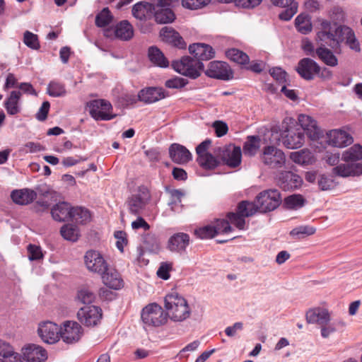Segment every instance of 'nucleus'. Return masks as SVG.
<instances>
[{
  "mask_svg": "<svg viewBox=\"0 0 362 362\" xmlns=\"http://www.w3.org/2000/svg\"><path fill=\"white\" fill-rule=\"evenodd\" d=\"M71 211V206L70 204L62 202L58 204H56L51 209V214L53 218L57 221H66L70 219Z\"/></svg>",
  "mask_w": 362,
  "mask_h": 362,
  "instance_id": "nucleus-33",
  "label": "nucleus"
},
{
  "mask_svg": "<svg viewBox=\"0 0 362 362\" xmlns=\"http://www.w3.org/2000/svg\"><path fill=\"white\" fill-rule=\"evenodd\" d=\"M177 73L195 79L201 75L204 69V64L190 57H183L179 61H174L172 64Z\"/></svg>",
  "mask_w": 362,
  "mask_h": 362,
  "instance_id": "nucleus-6",
  "label": "nucleus"
},
{
  "mask_svg": "<svg viewBox=\"0 0 362 362\" xmlns=\"http://www.w3.org/2000/svg\"><path fill=\"white\" fill-rule=\"evenodd\" d=\"M327 135V142L334 147L343 148L353 142L352 136L344 131L333 129Z\"/></svg>",
  "mask_w": 362,
  "mask_h": 362,
  "instance_id": "nucleus-25",
  "label": "nucleus"
},
{
  "mask_svg": "<svg viewBox=\"0 0 362 362\" xmlns=\"http://www.w3.org/2000/svg\"><path fill=\"white\" fill-rule=\"evenodd\" d=\"M103 282L107 287L118 290L123 286V281L119 274L114 269L107 267V269L103 274H100Z\"/></svg>",
  "mask_w": 362,
  "mask_h": 362,
  "instance_id": "nucleus-31",
  "label": "nucleus"
},
{
  "mask_svg": "<svg viewBox=\"0 0 362 362\" xmlns=\"http://www.w3.org/2000/svg\"><path fill=\"white\" fill-rule=\"evenodd\" d=\"M300 127L295 125V121L290 118L289 123L284 121V130L281 134L282 142L285 147L290 149L300 148L305 142V133L313 141L319 139L322 135V131L317 122L312 117L301 114L298 117Z\"/></svg>",
  "mask_w": 362,
  "mask_h": 362,
  "instance_id": "nucleus-1",
  "label": "nucleus"
},
{
  "mask_svg": "<svg viewBox=\"0 0 362 362\" xmlns=\"http://www.w3.org/2000/svg\"><path fill=\"white\" fill-rule=\"evenodd\" d=\"M165 90L159 87H148L141 90L138 93L139 100L146 104L156 103L166 97Z\"/></svg>",
  "mask_w": 362,
  "mask_h": 362,
  "instance_id": "nucleus-23",
  "label": "nucleus"
},
{
  "mask_svg": "<svg viewBox=\"0 0 362 362\" xmlns=\"http://www.w3.org/2000/svg\"><path fill=\"white\" fill-rule=\"evenodd\" d=\"M329 17L334 24L342 23L345 18L343 9L339 6H335L330 11Z\"/></svg>",
  "mask_w": 362,
  "mask_h": 362,
  "instance_id": "nucleus-60",
  "label": "nucleus"
},
{
  "mask_svg": "<svg viewBox=\"0 0 362 362\" xmlns=\"http://www.w3.org/2000/svg\"><path fill=\"white\" fill-rule=\"evenodd\" d=\"M114 236L117 239L116 246L117 249L123 252L124 247L127 243L126 233L122 230H117L115 232Z\"/></svg>",
  "mask_w": 362,
  "mask_h": 362,
  "instance_id": "nucleus-61",
  "label": "nucleus"
},
{
  "mask_svg": "<svg viewBox=\"0 0 362 362\" xmlns=\"http://www.w3.org/2000/svg\"><path fill=\"white\" fill-rule=\"evenodd\" d=\"M321 68L316 62L310 58H303L300 59L296 71L301 78L305 80L310 81L315 78V76L319 74Z\"/></svg>",
  "mask_w": 362,
  "mask_h": 362,
  "instance_id": "nucleus-17",
  "label": "nucleus"
},
{
  "mask_svg": "<svg viewBox=\"0 0 362 362\" xmlns=\"http://www.w3.org/2000/svg\"><path fill=\"white\" fill-rule=\"evenodd\" d=\"M269 74L278 83L284 85L286 83L287 73L281 67H273L269 69Z\"/></svg>",
  "mask_w": 362,
  "mask_h": 362,
  "instance_id": "nucleus-55",
  "label": "nucleus"
},
{
  "mask_svg": "<svg viewBox=\"0 0 362 362\" xmlns=\"http://www.w3.org/2000/svg\"><path fill=\"white\" fill-rule=\"evenodd\" d=\"M213 127L217 136L221 137L226 134L228 127L226 123L222 121H216L213 124Z\"/></svg>",
  "mask_w": 362,
  "mask_h": 362,
  "instance_id": "nucleus-64",
  "label": "nucleus"
},
{
  "mask_svg": "<svg viewBox=\"0 0 362 362\" xmlns=\"http://www.w3.org/2000/svg\"><path fill=\"white\" fill-rule=\"evenodd\" d=\"M47 93L52 97H64L66 95V90L64 84L52 81L47 85Z\"/></svg>",
  "mask_w": 362,
  "mask_h": 362,
  "instance_id": "nucleus-46",
  "label": "nucleus"
},
{
  "mask_svg": "<svg viewBox=\"0 0 362 362\" xmlns=\"http://www.w3.org/2000/svg\"><path fill=\"white\" fill-rule=\"evenodd\" d=\"M91 214L90 211L82 206H71L70 220L78 224H86L90 222Z\"/></svg>",
  "mask_w": 362,
  "mask_h": 362,
  "instance_id": "nucleus-37",
  "label": "nucleus"
},
{
  "mask_svg": "<svg viewBox=\"0 0 362 362\" xmlns=\"http://www.w3.org/2000/svg\"><path fill=\"white\" fill-rule=\"evenodd\" d=\"M306 320L308 323H317L323 325L330 321V315L325 308H314L306 313Z\"/></svg>",
  "mask_w": 362,
  "mask_h": 362,
  "instance_id": "nucleus-29",
  "label": "nucleus"
},
{
  "mask_svg": "<svg viewBox=\"0 0 362 362\" xmlns=\"http://www.w3.org/2000/svg\"><path fill=\"white\" fill-rule=\"evenodd\" d=\"M290 158L294 163L301 165H310L315 161L313 153L308 149H302L299 151L291 153Z\"/></svg>",
  "mask_w": 362,
  "mask_h": 362,
  "instance_id": "nucleus-36",
  "label": "nucleus"
},
{
  "mask_svg": "<svg viewBox=\"0 0 362 362\" xmlns=\"http://www.w3.org/2000/svg\"><path fill=\"white\" fill-rule=\"evenodd\" d=\"M211 0H182V4L185 8L195 10L207 5Z\"/></svg>",
  "mask_w": 362,
  "mask_h": 362,
  "instance_id": "nucleus-58",
  "label": "nucleus"
},
{
  "mask_svg": "<svg viewBox=\"0 0 362 362\" xmlns=\"http://www.w3.org/2000/svg\"><path fill=\"white\" fill-rule=\"evenodd\" d=\"M112 16L108 8H104L95 17V25L103 28L111 23Z\"/></svg>",
  "mask_w": 362,
  "mask_h": 362,
  "instance_id": "nucleus-50",
  "label": "nucleus"
},
{
  "mask_svg": "<svg viewBox=\"0 0 362 362\" xmlns=\"http://www.w3.org/2000/svg\"><path fill=\"white\" fill-rule=\"evenodd\" d=\"M332 173L342 177L358 176L362 175V164L346 162L333 168Z\"/></svg>",
  "mask_w": 362,
  "mask_h": 362,
  "instance_id": "nucleus-24",
  "label": "nucleus"
},
{
  "mask_svg": "<svg viewBox=\"0 0 362 362\" xmlns=\"http://www.w3.org/2000/svg\"><path fill=\"white\" fill-rule=\"evenodd\" d=\"M338 47L344 42L349 47L356 52L361 50L360 44L356 37L354 31L347 25H339L337 28Z\"/></svg>",
  "mask_w": 362,
  "mask_h": 362,
  "instance_id": "nucleus-18",
  "label": "nucleus"
},
{
  "mask_svg": "<svg viewBox=\"0 0 362 362\" xmlns=\"http://www.w3.org/2000/svg\"><path fill=\"white\" fill-rule=\"evenodd\" d=\"M188 83V81L185 78L175 76L168 79L165 82V86L168 88L179 89L185 87Z\"/></svg>",
  "mask_w": 362,
  "mask_h": 362,
  "instance_id": "nucleus-56",
  "label": "nucleus"
},
{
  "mask_svg": "<svg viewBox=\"0 0 362 362\" xmlns=\"http://www.w3.org/2000/svg\"><path fill=\"white\" fill-rule=\"evenodd\" d=\"M37 332L44 342L52 344L60 339L61 327L57 324L48 321L40 324Z\"/></svg>",
  "mask_w": 362,
  "mask_h": 362,
  "instance_id": "nucleus-16",
  "label": "nucleus"
},
{
  "mask_svg": "<svg viewBox=\"0 0 362 362\" xmlns=\"http://www.w3.org/2000/svg\"><path fill=\"white\" fill-rule=\"evenodd\" d=\"M89 113L96 121H109L117 117L112 104L104 99L93 100L88 103Z\"/></svg>",
  "mask_w": 362,
  "mask_h": 362,
  "instance_id": "nucleus-7",
  "label": "nucleus"
},
{
  "mask_svg": "<svg viewBox=\"0 0 362 362\" xmlns=\"http://www.w3.org/2000/svg\"><path fill=\"white\" fill-rule=\"evenodd\" d=\"M160 35L163 41L179 49H185L187 47V44L182 36L172 28H163L160 32Z\"/></svg>",
  "mask_w": 362,
  "mask_h": 362,
  "instance_id": "nucleus-27",
  "label": "nucleus"
},
{
  "mask_svg": "<svg viewBox=\"0 0 362 362\" xmlns=\"http://www.w3.org/2000/svg\"><path fill=\"white\" fill-rule=\"evenodd\" d=\"M271 2L274 6L284 8L279 14L281 21H290L298 11V4L296 0H271Z\"/></svg>",
  "mask_w": 362,
  "mask_h": 362,
  "instance_id": "nucleus-22",
  "label": "nucleus"
},
{
  "mask_svg": "<svg viewBox=\"0 0 362 362\" xmlns=\"http://www.w3.org/2000/svg\"><path fill=\"white\" fill-rule=\"evenodd\" d=\"M83 335L81 326L74 321H66L61 327L60 337L66 344H74L79 341Z\"/></svg>",
  "mask_w": 362,
  "mask_h": 362,
  "instance_id": "nucleus-13",
  "label": "nucleus"
},
{
  "mask_svg": "<svg viewBox=\"0 0 362 362\" xmlns=\"http://www.w3.org/2000/svg\"><path fill=\"white\" fill-rule=\"evenodd\" d=\"M306 203V199L300 194H294L286 197L284 200L285 208L291 210H298Z\"/></svg>",
  "mask_w": 362,
  "mask_h": 362,
  "instance_id": "nucleus-41",
  "label": "nucleus"
},
{
  "mask_svg": "<svg viewBox=\"0 0 362 362\" xmlns=\"http://www.w3.org/2000/svg\"><path fill=\"white\" fill-rule=\"evenodd\" d=\"M189 52L195 59L201 61L209 60L214 57L215 52L213 47L204 43H194L189 47Z\"/></svg>",
  "mask_w": 362,
  "mask_h": 362,
  "instance_id": "nucleus-26",
  "label": "nucleus"
},
{
  "mask_svg": "<svg viewBox=\"0 0 362 362\" xmlns=\"http://www.w3.org/2000/svg\"><path fill=\"white\" fill-rule=\"evenodd\" d=\"M214 152L223 163L230 168H236L241 163L242 151L239 146L233 144L218 147Z\"/></svg>",
  "mask_w": 362,
  "mask_h": 362,
  "instance_id": "nucleus-9",
  "label": "nucleus"
},
{
  "mask_svg": "<svg viewBox=\"0 0 362 362\" xmlns=\"http://www.w3.org/2000/svg\"><path fill=\"white\" fill-rule=\"evenodd\" d=\"M168 151L170 158L175 163L185 164L192 159V156L189 151L180 144H172Z\"/></svg>",
  "mask_w": 362,
  "mask_h": 362,
  "instance_id": "nucleus-21",
  "label": "nucleus"
},
{
  "mask_svg": "<svg viewBox=\"0 0 362 362\" xmlns=\"http://www.w3.org/2000/svg\"><path fill=\"white\" fill-rule=\"evenodd\" d=\"M49 107L50 104L48 101L43 102L35 115V118L40 122L45 121L47 117Z\"/></svg>",
  "mask_w": 362,
  "mask_h": 362,
  "instance_id": "nucleus-63",
  "label": "nucleus"
},
{
  "mask_svg": "<svg viewBox=\"0 0 362 362\" xmlns=\"http://www.w3.org/2000/svg\"><path fill=\"white\" fill-rule=\"evenodd\" d=\"M155 21L160 24L170 23L175 19V15L171 8H163L162 9H155Z\"/></svg>",
  "mask_w": 362,
  "mask_h": 362,
  "instance_id": "nucleus-40",
  "label": "nucleus"
},
{
  "mask_svg": "<svg viewBox=\"0 0 362 362\" xmlns=\"http://www.w3.org/2000/svg\"><path fill=\"white\" fill-rule=\"evenodd\" d=\"M317 37L321 41H323L332 48L338 47V41L337 37V28L332 32L329 30H321L318 32Z\"/></svg>",
  "mask_w": 362,
  "mask_h": 362,
  "instance_id": "nucleus-45",
  "label": "nucleus"
},
{
  "mask_svg": "<svg viewBox=\"0 0 362 362\" xmlns=\"http://www.w3.org/2000/svg\"><path fill=\"white\" fill-rule=\"evenodd\" d=\"M106 37H115L123 41H128L134 36V28L132 24L127 20H123L116 24L113 28H107L104 30Z\"/></svg>",
  "mask_w": 362,
  "mask_h": 362,
  "instance_id": "nucleus-11",
  "label": "nucleus"
},
{
  "mask_svg": "<svg viewBox=\"0 0 362 362\" xmlns=\"http://www.w3.org/2000/svg\"><path fill=\"white\" fill-rule=\"evenodd\" d=\"M317 185L319 189L322 191L330 190L335 187L336 182L331 176L320 175L317 177Z\"/></svg>",
  "mask_w": 362,
  "mask_h": 362,
  "instance_id": "nucleus-52",
  "label": "nucleus"
},
{
  "mask_svg": "<svg viewBox=\"0 0 362 362\" xmlns=\"http://www.w3.org/2000/svg\"><path fill=\"white\" fill-rule=\"evenodd\" d=\"M226 54L230 60L243 65L245 64L249 59L247 54L235 48L227 50Z\"/></svg>",
  "mask_w": 362,
  "mask_h": 362,
  "instance_id": "nucleus-48",
  "label": "nucleus"
},
{
  "mask_svg": "<svg viewBox=\"0 0 362 362\" xmlns=\"http://www.w3.org/2000/svg\"><path fill=\"white\" fill-rule=\"evenodd\" d=\"M281 202V193L277 189H267L260 192L254 202H250V216L254 212L267 213L276 209Z\"/></svg>",
  "mask_w": 362,
  "mask_h": 362,
  "instance_id": "nucleus-4",
  "label": "nucleus"
},
{
  "mask_svg": "<svg viewBox=\"0 0 362 362\" xmlns=\"http://www.w3.org/2000/svg\"><path fill=\"white\" fill-rule=\"evenodd\" d=\"M173 269V263L161 262L157 271V275L163 280H168L170 278V272Z\"/></svg>",
  "mask_w": 362,
  "mask_h": 362,
  "instance_id": "nucleus-59",
  "label": "nucleus"
},
{
  "mask_svg": "<svg viewBox=\"0 0 362 362\" xmlns=\"http://www.w3.org/2000/svg\"><path fill=\"white\" fill-rule=\"evenodd\" d=\"M62 236L66 240L76 242L80 236L78 228L73 224H64L60 230Z\"/></svg>",
  "mask_w": 362,
  "mask_h": 362,
  "instance_id": "nucleus-42",
  "label": "nucleus"
},
{
  "mask_svg": "<svg viewBox=\"0 0 362 362\" xmlns=\"http://www.w3.org/2000/svg\"><path fill=\"white\" fill-rule=\"evenodd\" d=\"M261 158L264 165L272 169L281 168L286 163V156L283 151L274 146H265Z\"/></svg>",
  "mask_w": 362,
  "mask_h": 362,
  "instance_id": "nucleus-10",
  "label": "nucleus"
},
{
  "mask_svg": "<svg viewBox=\"0 0 362 362\" xmlns=\"http://www.w3.org/2000/svg\"><path fill=\"white\" fill-rule=\"evenodd\" d=\"M141 317L143 323L148 327H158L168 321L166 312L156 303L145 306L141 310Z\"/></svg>",
  "mask_w": 362,
  "mask_h": 362,
  "instance_id": "nucleus-5",
  "label": "nucleus"
},
{
  "mask_svg": "<svg viewBox=\"0 0 362 362\" xmlns=\"http://www.w3.org/2000/svg\"><path fill=\"white\" fill-rule=\"evenodd\" d=\"M87 269L99 274L107 269L108 264L100 252L95 250L86 252L84 257Z\"/></svg>",
  "mask_w": 362,
  "mask_h": 362,
  "instance_id": "nucleus-15",
  "label": "nucleus"
},
{
  "mask_svg": "<svg viewBox=\"0 0 362 362\" xmlns=\"http://www.w3.org/2000/svg\"><path fill=\"white\" fill-rule=\"evenodd\" d=\"M315 228L309 226H300L291 230L290 235L296 239L304 238L315 233Z\"/></svg>",
  "mask_w": 362,
  "mask_h": 362,
  "instance_id": "nucleus-49",
  "label": "nucleus"
},
{
  "mask_svg": "<svg viewBox=\"0 0 362 362\" xmlns=\"http://www.w3.org/2000/svg\"><path fill=\"white\" fill-rule=\"evenodd\" d=\"M315 53L319 59L326 65L336 66L338 64L337 58L330 49L325 47H320L316 49Z\"/></svg>",
  "mask_w": 362,
  "mask_h": 362,
  "instance_id": "nucleus-39",
  "label": "nucleus"
},
{
  "mask_svg": "<svg viewBox=\"0 0 362 362\" xmlns=\"http://www.w3.org/2000/svg\"><path fill=\"white\" fill-rule=\"evenodd\" d=\"M295 25L298 32L308 34L312 30L310 18L306 14H299L295 19Z\"/></svg>",
  "mask_w": 362,
  "mask_h": 362,
  "instance_id": "nucleus-43",
  "label": "nucleus"
},
{
  "mask_svg": "<svg viewBox=\"0 0 362 362\" xmlns=\"http://www.w3.org/2000/svg\"><path fill=\"white\" fill-rule=\"evenodd\" d=\"M37 196V192L29 188L14 189L11 193V199L18 205H28L32 203Z\"/></svg>",
  "mask_w": 362,
  "mask_h": 362,
  "instance_id": "nucleus-28",
  "label": "nucleus"
},
{
  "mask_svg": "<svg viewBox=\"0 0 362 362\" xmlns=\"http://www.w3.org/2000/svg\"><path fill=\"white\" fill-rule=\"evenodd\" d=\"M165 190L168 195V205L171 211L175 213L181 212L183 208L182 199L185 196L184 192L181 189H171L169 187H166Z\"/></svg>",
  "mask_w": 362,
  "mask_h": 362,
  "instance_id": "nucleus-30",
  "label": "nucleus"
},
{
  "mask_svg": "<svg viewBox=\"0 0 362 362\" xmlns=\"http://www.w3.org/2000/svg\"><path fill=\"white\" fill-rule=\"evenodd\" d=\"M249 201L245 200L239 203L236 213L229 212L227 219H217L212 224L216 229V234H228L233 230L230 224L234 225L238 229H243L245 224V218L249 216Z\"/></svg>",
  "mask_w": 362,
  "mask_h": 362,
  "instance_id": "nucleus-3",
  "label": "nucleus"
},
{
  "mask_svg": "<svg viewBox=\"0 0 362 362\" xmlns=\"http://www.w3.org/2000/svg\"><path fill=\"white\" fill-rule=\"evenodd\" d=\"M155 9L154 4L146 1H140L134 5L132 12L134 18L143 21L146 20Z\"/></svg>",
  "mask_w": 362,
  "mask_h": 362,
  "instance_id": "nucleus-34",
  "label": "nucleus"
},
{
  "mask_svg": "<svg viewBox=\"0 0 362 362\" xmlns=\"http://www.w3.org/2000/svg\"><path fill=\"white\" fill-rule=\"evenodd\" d=\"M164 302L167 317L172 321L181 322L189 317L191 308L187 300L176 291L167 294Z\"/></svg>",
  "mask_w": 362,
  "mask_h": 362,
  "instance_id": "nucleus-2",
  "label": "nucleus"
},
{
  "mask_svg": "<svg viewBox=\"0 0 362 362\" xmlns=\"http://www.w3.org/2000/svg\"><path fill=\"white\" fill-rule=\"evenodd\" d=\"M216 231L212 225H206L197 228L194 230V234L200 239H209L216 235Z\"/></svg>",
  "mask_w": 362,
  "mask_h": 362,
  "instance_id": "nucleus-51",
  "label": "nucleus"
},
{
  "mask_svg": "<svg viewBox=\"0 0 362 362\" xmlns=\"http://www.w3.org/2000/svg\"><path fill=\"white\" fill-rule=\"evenodd\" d=\"M15 354L13 347L8 343L0 339V356L11 358Z\"/></svg>",
  "mask_w": 362,
  "mask_h": 362,
  "instance_id": "nucleus-62",
  "label": "nucleus"
},
{
  "mask_svg": "<svg viewBox=\"0 0 362 362\" xmlns=\"http://www.w3.org/2000/svg\"><path fill=\"white\" fill-rule=\"evenodd\" d=\"M21 97V93L18 90L11 91L10 95L4 101V107L7 113L10 115H15L20 112L19 100Z\"/></svg>",
  "mask_w": 362,
  "mask_h": 362,
  "instance_id": "nucleus-35",
  "label": "nucleus"
},
{
  "mask_svg": "<svg viewBox=\"0 0 362 362\" xmlns=\"http://www.w3.org/2000/svg\"><path fill=\"white\" fill-rule=\"evenodd\" d=\"M190 238L187 233H177L170 237L167 244V248L173 252L183 254L189 245Z\"/></svg>",
  "mask_w": 362,
  "mask_h": 362,
  "instance_id": "nucleus-20",
  "label": "nucleus"
},
{
  "mask_svg": "<svg viewBox=\"0 0 362 362\" xmlns=\"http://www.w3.org/2000/svg\"><path fill=\"white\" fill-rule=\"evenodd\" d=\"M23 354L29 362H44L47 358L45 349L36 344H29L24 349Z\"/></svg>",
  "mask_w": 362,
  "mask_h": 362,
  "instance_id": "nucleus-32",
  "label": "nucleus"
},
{
  "mask_svg": "<svg viewBox=\"0 0 362 362\" xmlns=\"http://www.w3.org/2000/svg\"><path fill=\"white\" fill-rule=\"evenodd\" d=\"M95 298V293L87 288H83L78 291L77 299L83 304L93 303Z\"/></svg>",
  "mask_w": 362,
  "mask_h": 362,
  "instance_id": "nucleus-54",
  "label": "nucleus"
},
{
  "mask_svg": "<svg viewBox=\"0 0 362 362\" xmlns=\"http://www.w3.org/2000/svg\"><path fill=\"white\" fill-rule=\"evenodd\" d=\"M148 56L149 60L157 66L166 68L169 65V62L167 58L156 47H151L148 49Z\"/></svg>",
  "mask_w": 362,
  "mask_h": 362,
  "instance_id": "nucleus-38",
  "label": "nucleus"
},
{
  "mask_svg": "<svg viewBox=\"0 0 362 362\" xmlns=\"http://www.w3.org/2000/svg\"><path fill=\"white\" fill-rule=\"evenodd\" d=\"M199 165L204 169L212 170L216 168L218 165V160L211 154H204L197 159Z\"/></svg>",
  "mask_w": 362,
  "mask_h": 362,
  "instance_id": "nucleus-47",
  "label": "nucleus"
},
{
  "mask_svg": "<svg viewBox=\"0 0 362 362\" xmlns=\"http://www.w3.org/2000/svg\"><path fill=\"white\" fill-rule=\"evenodd\" d=\"M79 321L87 327L97 325L102 318V310L95 305H87L81 308L77 313Z\"/></svg>",
  "mask_w": 362,
  "mask_h": 362,
  "instance_id": "nucleus-12",
  "label": "nucleus"
},
{
  "mask_svg": "<svg viewBox=\"0 0 362 362\" xmlns=\"http://www.w3.org/2000/svg\"><path fill=\"white\" fill-rule=\"evenodd\" d=\"M23 42L30 49H38L40 47L37 35L26 30L23 34Z\"/></svg>",
  "mask_w": 362,
  "mask_h": 362,
  "instance_id": "nucleus-53",
  "label": "nucleus"
},
{
  "mask_svg": "<svg viewBox=\"0 0 362 362\" xmlns=\"http://www.w3.org/2000/svg\"><path fill=\"white\" fill-rule=\"evenodd\" d=\"M150 200L149 190L146 187H139L137 192L128 198L127 201L128 209L132 214L140 215L145 210Z\"/></svg>",
  "mask_w": 362,
  "mask_h": 362,
  "instance_id": "nucleus-8",
  "label": "nucleus"
},
{
  "mask_svg": "<svg viewBox=\"0 0 362 362\" xmlns=\"http://www.w3.org/2000/svg\"><path fill=\"white\" fill-rule=\"evenodd\" d=\"M205 74L210 78L228 81L233 78V71L226 62L214 61L209 64Z\"/></svg>",
  "mask_w": 362,
  "mask_h": 362,
  "instance_id": "nucleus-14",
  "label": "nucleus"
},
{
  "mask_svg": "<svg viewBox=\"0 0 362 362\" xmlns=\"http://www.w3.org/2000/svg\"><path fill=\"white\" fill-rule=\"evenodd\" d=\"M28 259L30 261L39 260L42 259L43 254L40 246L33 244H29L28 247Z\"/></svg>",
  "mask_w": 362,
  "mask_h": 362,
  "instance_id": "nucleus-57",
  "label": "nucleus"
},
{
  "mask_svg": "<svg viewBox=\"0 0 362 362\" xmlns=\"http://www.w3.org/2000/svg\"><path fill=\"white\" fill-rule=\"evenodd\" d=\"M362 159V146L355 144L342 153V160L345 162L356 161Z\"/></svg>",
  "mask_w": 362,
  "mask_h": 362,
  "instance_id": "nucleus-44",
  "label": "nucleus"
},
{
  "mask_svg": "<svg viewBox=\"0 0 362 362\" xmlns=\"http://www.w3.org/2000/svg\"><path fill=\"white\" fill-rule=\"evenodd\" d=\"M278 185L284 190H295L301 187L303 179L291 171L281 172L277 180Z\"/></svg>",
  "mask_w": 362,
  "mask_h": 362,
  "instance_id": "nucleus-19",
  "label": "nucleus"
}]
</instances>
